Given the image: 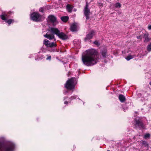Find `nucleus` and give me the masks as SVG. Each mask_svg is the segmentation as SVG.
I'll use <instances>...</instances> for the list:
<instances>
[{
	"label": "nucleus",
	"mask_w": 151,
	"mask_h": 151,
	"mask_svg": "<svg viewBox=\"0 0 151 151\" xmlns=\"http://www.w3.org/2000/svg\"><path fill=\"white\" fill-rule=\"evenodd\" d=\"M99 59L98 52L94 49L86 50L82 57V60L84 65L90 66L96 64Z\"/></svg>",
	"instance_id": "obj_1"
},
{
	"label": "nucleus",
	"mask_w": 151,
	"mask_h": 151,
	"mask_svg": "<svg viewBox=\"0 0 151 151\" xmlns=\"http://www.w3.org/2000/svg\"><path fill=\"white\" fill-rule=\"evenodd\" d=\"M50 31L52 34H48L47 33L46 35H44V37L47 38L50 40H51L55 38L54 34L56 35L58 37L63 40H67L68 36L63 32H60V30L57 28L51 27L50 29L48 30Z\"/></svg>",
	"instance_id": "obj_2"
},
{
	"label": "nucleus",
	"mask_w": 151,
	"mask_h": 151,
	"mask_svg": "<svg viewBox=\"0 0 151 151\" xmlns=\"http://www.w3.org/2000/svg\"><path fill=\"white\" fill-rule=\"evenodd\" d=\"M43 44L47 47H50L49 50L50 52L55 51V50L54 48L57 45L55 42H50L48 40L45 39L43 41Z\"/></svg>",
	"instance_id": "obj_3"
},
{
	"label": "nucleus",
	"mask_w": 151,
	"mask_h": 151,
	"mask_svg": "<svg viewBox=\"0 0 151 151\" xmlns=\"http://www.w3.org/2000/svg\"><path fill=\"white\" fill-rule=\"evenodd\" d=\"M14 147V145L12 143L0 145V151H13Z\"/></svg>",
	"instance_id": "obj_4"
},
{
	"label": "nucleus",
	"mask_w": 151,
	"mask_h": 151,
	"mask_svg": "<svg viewBox=\"0 0 151 151\" xmlns=\"http://www.w3.org/2000/svg\"><path fill=\"white\" fill-rule=\"evenodd\" d=\"M76 80L75 78H72L68 80L65 85V87L67 89L71 90L73 89L75 86V83Z\"/></svg>",
	"instance_id": "obj_5"
},
{
	"label": "nucleus",
	"mask_w": 151,
	"mask_h": 151,
	"mask_svg": "<svg viewBox=\"0 0 151 151\" xmlns=\"http://www.w3.org/2000/svg\"><path fill=\"white\" fill-rule=\"evenodd\" d=\"M30 17L32 20L36 22H40L43 20L42 15L36 12H33L31 14Z\"/></svg>",
	"instance_id": "obj_6"
},
{
	"label": "nucleus",
	"mask_w": 151,
	"mask_h": 151,
	"mask_svg": "<svg viewBox=\"0 0 151 151\" xmlns=\"http://www.w3.org/2000/svg\"><path fill=\"white\" fill-rule=\"evenodd\" d=\"M84 15L86 17V19L88 20L89 19V15L90 14V9H88V4L87 2L86 5V6L84 8Z\"/></svg>",
	"instance_id": "obj_7"
},
{
	"label": "nucleus",
	"mask_w": 151,
	"mask_h": 151,
	"mask_svg": "<svg viewBox=\"0 0 151 151\" xmlns=\"http://www.w3.org/2000/svg\"><path fill=\"white\" fill-rule=\"evenodd\" d=\"M95 34V32L93 30H92L87 35L86 37L84 38V40L86 42L91 39L93 35Z\"/></svg>",
	"instance_id": "obj_8"
},
{
	"label": "nucleus",
	"mask_w": 151,
	"mask_h": 151,
	"mask_svg": "<svg viewBox=\"0 0 151 151\" xmlns=\"http://www.w3.org/2000/svg\"><path fill=\"white\" fill-rule=\"evenodd\" d=\"M71 31L74 32L77 31L79 29V27L77 23H73L70 26Z\"/></svg>",
	"instance_id": "obj_9"
},
{
	"label": "nucleus",
	"mask_w": 151,
	"mask_h": 151,
	"mask_svg": "<svg viewBox=\"0 0 151 151\" xmlns=\"http://www.w3.org/2000/svg\"><path fill=\"white\" fill-rule=\"evenodd\" d=\"M48 20L49 22L53 23V25L54 23H56V18L53 15H50L48 17Z\"/></svg>",
	"instance_id": "obj_10"
},
{
	"label": "nucleus",
	"mask_w": 151,
	"mask_h": 151,
	"mask_svg": "<svg viewBox=\"0 0 151 151\" xmlns=\"http://www.w3.org/2000/svg\"><path fill=\"white\" fill-rule=\"evenodd\" d=\"M107 53V50L105 48H104L103 49H102L100 52V53L101 54L102 57L104 58H106V56H108Z\"/></svg>",
	"instance_id": "obj_11"
},
{
	"label": "nucleus",
	"mask_w": 151,
	"mask_h": 151,
	"mask_svg": "<svg viewBox=\"0 0 151 151\" xmlns=\"http://www.w3.org/2000/svg\"><path fill=\"white\" fill-rule=\"evenodd\" d=\"M9 16L8 15V14L6 13H3L0 17L1 19L3 20H6L9 17Z\"/></svg>",
	"instance_id": "obj_12"
},
{
	"label": "nucleus",
	"mask_w": 151,
	"mask_h": 151,
	"mask_svg": "<svg viewBox=\"0 0 151 151\" xmlns=\"http://www.w3.org/2000/svg\"><path fill=\"white\" fill-rule=\"evenodd\" d=\"M136 125H137L138 127L142 128L143 127V123L139 119H135Z\"/></svg>",
	"instance_id": "obj_13"
},
{
	"label": "nucleus",
	"mask_w": 151,
	"mask_h": 151,
	"mask_svg": "<svg viewBox=\"0 0 151 151\" xmlns=\"http://www.w3.org/2000/svg\"><path fill=\"white\" fill-rule=\"evenodd\" d=\"M118 98L120 101L122 103H123L125 101L126 98L122 94L119 95Z\"/></svg>",
	"instance_id": "obj_14"
},
{
	"label": "nucleus",
	"mask_w": 151,
	"mask_h": 151,
	"mask_svg": "<svg viewBox=\"0 0 151 151\" xmlns=\"http://www.w3.org/2000/svg\"><path fill=\"white\" fill-rule=\"evenodd\" d=\"M144 37L145 38L144 42H147L150 40V39L148 37V34L147 33H145L144 35Z\"/></svg>",
	"instance_id": "obj_15"
},
{
	"label": "nucleus",
	"mask_w": 151,
	"mask_h": 151,
	"mask_svg": "<svg viewBox=\"0 0 151 151\" xmlns=\"http://www.w3.org/2000/svg\"><path fill=\"white\" fill-rule=\"evenodd\" d=\"M66 8L68 12L71 13L72 12L73 8L70 4H67L66 6Z\"/></svg>",
	"instance_id": "obj_16"
},
{
	"label": "nucleus",
	"mask_w": 151,
	"mask_h": 151,
	"mask_svg": "<svg viewBox=\"0 0 151 151\" xmlns=\"http://www.w3.org/2000/svg\"><path fill=\"white\" fill-rule=\"evenodd\" d=\"M61 19L63 22H66L68 20L69 17L67 16H63L61 17Z\"/></svg>",
	"instance_id": "obj_17"
},
{
	"label": "nucleus",
	"mask_w": 151,
	"mask_h": 151,
	"mask_svg": "<svg viewBox=\"0 0 151 151\" xmlns=\"http://www.w3.org/2000/svg\"><path fill=\"white\" fill-rule=\"evenodd\" d=\"M141 142L142 145L144 146V147H148V144L147 143V142L145 141L142 140Z\"/></svg>",
	"instance_id": "obj_18"
},
{
	"label": "nucleus",
	"mask_w": 151,
	"mask_h": 151,
	"mask_svg": "<svg viewBox=\"0 0 151 151\" xmlns=\"http://www.w3.org/2000/svg\"><path fill=\"white\" fill-rule=\"evenodd\" d=\"M134 56H133L132 55H129L127 57L125 58V59L127 60H129L130 59H132Z\"/></svg>",
	"instance_id": "obj_19"
},
{
	"label": "nucleus",
	"mask_w": 151,
	"mask_h": 151,
	"mask_svg": "<svg viewBox=\"0 0 151 151\" xmlns=\"http://www.w3.org/2000/svg\"><path fill=\"white\" fill-rule=\"evenodd\" d=\"M6 21V22L8 23L9 25L10 24H11L12 23V22H14V20L13 19H9L8 20H7Z\"/></svg>",
	"instance_id": "obj_20"
},
{
	"label": "nucleus",
	"mask_w": 151,
	"mask_h": 151,
	"mask_svg": "<svg viewBox=\"0 0 151 151\" xmlns=\"http://www.w3.org/2000/svg\"><path fill=\"white\" fill-rule=\"evenodd\" d=\"M147 50L149 52L151 51V42L147 45Z\"/></svg>",
	"instance_id": "obj_21"
},
{
	"label": "nucleus",
	"mask_w": 151,
	"mask_h": 151,
	"mask_svg": "<svg viewBox=\"0 0 151 151\" xmlns=\"http://www.w3.org/2000/svg\"><path fill=\"white\" fill-rule=\"evenodd\" d=\"M150 137V134L149 133H147L145 134L144 136V138L145 139H147V138H149Z\"/></svg>",
	"instance_id": "obj_22"
},
{
	"label": "nucleus",
	"mask_w": 151,
	"mask_h": 151,
	"mask_svg": "<svg viewBox=\"0 0 151 151\" xmlns=\"http://www.w3.org/2000/svg\"><path fill=\"white\" fill-rule=\"evenodd\" d=\"M121 6V4L119 3H116L115 4V6L116 8H120Z\"/></svg>",
	"instance_id": "obj_23"
},
{
	"label": "nucleus",
	"mask_w": 151,
	"mask_h": 151,
	"mask_svg": "<svg viewBox=\"0 0 151 151\" xmlns=\"http://www.w3.org/2000/svg\"><path fill=\"white\" fill-rule=\"evenodd\" d=\"M93 43L97 45V46H99L100 45V43H99L98 41L97 40H96L93 42Z\"/></svg>",
	"instance_id": "obj_24"
},
{
	"label": "nucleus",
	"mask_w": 151,
	"mask_h": 151,
	"mask_svg": "<svg viewBox=\"0 0 151 151\" xmlns=\"http://www.w3.org/2000/svg\"><path fill=\"white\" fill-rule=\"evenodd\" d=\"M45 8L44 7H41L40 8L39 11L42 13H43L44 9Z\"/></svg>",
	"instance_id": "obj_25"
},
{
	"label": "nucleus",
	"mask_w": 151,
	"mask_h": 151,
	"mask_svg": "<svg viewBox=\"0 0 151 151\" xmlns=\"http://www.w3.org/2000/svg\"><path fill=\"white\" fill-rule=\"evenodd\" d=\"M51 56H48V57L46 58L47 60H50L51 59Z\"/></svg>",
	"instance_id": "obj_26"
},
{
	"label": "nucleus",
	"mask_w": 151,
	"mask_h": 151,
	"mask_svg": "<svg viewBox=\"0 0 151 151\" xmlns=\"http://www.w3.org/2000/svg\"><path fill=\"white\" fill-rule=\"evenodd\" d=\"M137 39H142V38H141V35H140V36H137Z\"/></svg>",
	"instance_id": "obj_27"
},
{
	"label": "nucleus",
	"mask_w": 151,
	"mask_h": 151,
	"mask_svg": "<svg viewBox=\"0 0 151 151\" xmlns=\"http://www.w3.org/2000/svg\"><path fill=\"white\" fill-rule=\"evenodd\" d=\"M148 28L149 30L151 29V25H150L148 26Z\"/></svg>",
	"instance_id": "obj_28"
},
{
	"label": "nucleus",
	"mask_w": 151,
	"mask_h": 151,
	"mask_svg": "<svg viewBox=\"0 0 151 151\" xmlns=\"http://www.w3.org/2000/svg\"><path fill=\"white\" fill-rule=\"evenodd\" d=\"M68 103V102L67 101H65L64 102V104H67Z\"/></svg>",
	"instance_id": "obj_29"
},
{
	"label": "nucleus",
	"mask_w": 151,
	"mask_h": 151,
	"mask_svg": "<svg viewBox=\"0 0 151 151\" xmlns=\"http://www.w3.org/2000/svg\"><path fill=\"white\" fill-rule=\"evenodd\" d=\"M71 98L73 99H75V98H74V96L71 97Z\"/></svg>",
	"instance_id": "obj_30"
},
{
	"label": "nucleus",
	"mask_w": 151,
	"mask_h": 151,
	"mask_svg": "<svg viewBox=\"0 0 151 151\" xmlns=\"http://www.w3.org/2000/svg\"><path fill=\"white\" fill-rule=\"evenodd\" d=\"M149 84L151 86V81L150 82Z\"/></svg>",
	"instance_id": "obj_31"
},
{
	"label": "nucleus",
	"mask_w": 151,
	"mask_h": 151,
	"mask_svg": "<svg viewBox=\"0 0 151 151\" xmlns=\"http://www.w3.org/2000/svg\"><path fill=\"white\" fill-rule=\"evenodd\" d=\"M107 151H110L109 150H108Z\"/></svg>",
	"instance_id": "obj_32"
},
{
	"label": "nucleus",
	"mask_w": 151,
	"mask_h": 151,
	"mask_svg": "<svg viewBox=\"0 0 151 151\" xmlns=\"http://www.w3.org/2000/svg\"><path fill=\"white\" fill-rule=\"evenodd\" d=\"M135 113L137 114V112H136Z\"/></svg>",
	"instance_id": "obj_33"
}]
</instances>
